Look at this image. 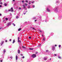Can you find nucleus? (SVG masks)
<instances>
[{
  "label": "nucleus",
  "mask_w": 62,
  "mask_h": 62,
  "mask_svg": "<svg viewBox=\"0 0 62 62\" xmlns=\"http://www.w3.org/2000/svg\"><path fill=\"white\" fill-rule=\"evenodd\" d=\"M9 41H11V39H10Z\"/></svg>",
  "instance_id": "nucleus-48"
},
{
  "label": "nucleus",
  "mask_w": 62,
  "mask_h": 62,
  "mask_svg": "<svg viewBox=\"0 0 62 62\" xmlns=\"http://www.w3.org/2000/svg\"><path fill=\"white\" fill-rule=\"evenodd\" d=\"M13 2H14V1H15V0H13Z\"/></svg>",
  "instance_id": "nucleus-58"
},
{
  "label": "nucleus",
  "mask_w": 62,
  "mask_h": 62,
  "mask_svg": "<svg viewBox=\"0 0 62 62\" xmlns=\"http://www.w3.org/2000/svg\"><path fill=\"white\" fill-rule=\"evenodd\" d=\"M58 18L59 19H61V18H62V17L61 16V17H58Z\"/></svg>",
  "instance_id": "nucleus-13"
},
{
  "label": "nucleus",
  "mask_w": 62,
  "mask_h": 62,
  "mask_svg": "<svg viewBox=\"0 0 62 62\" xmlns=\"http://www.w3.org/2000/svg\"><path fill=\"white\" fill-rule=\"evenodd\" d=\"M36 19V17H34L33 18V19Z\"/></svg>",
  "instance_id": "nucleus-38"
},
{
  "label": "nucleus",
  "mask_w": 62,
  "mask_h": 62,
  "mask_svg": "<svg viewBox=\"0 0 62 62\" xmlns=\"http://www.w3.org/2000/svg\"><path fill=\"white\" fill-rule=\"evenodd\" d=\"M5 52H6V50L4 49L3 51V53H5Z\"/></svg>",
  "instance_id": "nucleus-24"
},
{
  "label": "nucleus",
  "mask_w": 62,
  "mask_h": 62,
  "mask_svg": "<svg viewBox=\"0 0 62 62\" xmlns=\"http://www.w3.org/2000/svg\"><path fill=\"white\" fill-rule=\"evenodd\" d=\"M30 8V6H29L28 7V8Z\"/></svg>",
  "instance_id": "nucleus-30"
},
{
  "label": "nucleus",
  "mask_w": 62,
  "mask_h": 62,
  "mask_svg": "<svg viewBox=\"0 0 62 62\" xmlns=\"http://www.w3.org/2000/svg\"><path fill=\"white\" fill-rule=\"evenodd\" d=\"M3 43H4V41H3L2 42L1 44V46H2V45L3 44Z\"/></svg>",
  "instance_id": "nucleus-14"
},
{
  "label": "nucleus",
  "mask_w": 62,
  "mask_h": 62,
  "mask_svg": "<svg viewBox=\"0 0 62 62\" xmlns=\"http://www.w3.org/2000/svg\"><path fill=\"white\" fill-rule=\"evenodd\" d=\"M43 36H43V35L42 34V37H43Z\"/></svg>",
  "instance_id": "nucleus-60"
},
{
  "label": "nucleus",
  "mask_w": 62,
  "mask_h": 62,
  "mask_svg": "<svg viewBox=\"0 0 62 62\" xmlns=\"http://www.w3.org/2000/svg\"><path fill=\"white\" fill-rule=\"evenodd\" d=\"M5 42H8V41L7 40H6Z\"/></svg>",
  "instance_id": "nucleus-43"
},
{
  "label": "nucleus",
  "mask_w": 62,
  "mask_h": 62,
  "mask_svg": "<svg viewBox=\"0 0 62 62\" xmlns=\"http://www.w3.org/2000/svg\"><path fill=\"white\" fill-rule=\"evenodd\" d=\"M19 39H20V37H18V41L19 40Z\"/></svg>",
  "instance_id": "nucleus-40"
},
{
  "label": "nucleus",
  "mask_w": 62,
  "mask_h": 62,
  "mask_svg": "<svg viewBox=\"0 0 62 62\" xmlns=\"http://www.w3.org/2000/svg\"><path fill=\"white\" fill-rule=\"evenodd\" d=\"M52 50L53 51H54L55 50V47L54 46H52Z\"/></svg>",
  "instance_id": "nucleus-5"
},
{
  "label": "nucleus",
  "mask_w": 62,
  "mask_h": 62,
  "mask_svg": "<svg viewBox=\"0 0 62 62\" xmlns=\"http://www.w3.org/2000/svg\"><path fill=\"white\" fill-rule=\"evenodd\" d=\"M10 58L11 59H12V58H13V57L12 56H11V57H10Z\"/></svg>",
  "instance_id": "nucleus-29"
},
{
  "label": "nucleus",
  "mask_w": 62,
  "mask_h": 62,
  "mask_svg": "<svg viewBox=\"0 0 62 62\" xmlns=\"http://www.w3.org/2000/svg\"><path fill=\"white\" fill-rule=\"evenodd\" d=\"M31 1H30L29 3V4L30 5L31 4Z\"/></svg>",
  "instance_id": "nucleus-21"
},
{
  "label": "nucleus",
  "mask_w": 62,
  "mask_h": 62,
  "mask_svg": "<svg viewBox=\"0 0 62 62\" xmlns=\"http://www.w3.org/2000/svg\"><path fill=\"white\" fill-rule=\"evenodd\" d=\"M5 20L6 21H8V18H5Z\"/></svg>",
  "instance_id": "nucleus-23"
},
{
  "label": "nucleus",
  "mask_w": 62,
  "mask_h": 62,
  "mask_svg": "<svg viewBox=\"0 0 62 62\" xmlns=\"http://www.w3.org/2000/svg\"><path fill=\"white\" fill-rule=\"evenodd\" d=\"M35 54H38V52H36Z\"/></svg>",
  "instance_id": "nucleus-44"
},
{
  "label": "nucleus",
  "mask_w": 62,
  "mask_h": 62,
  "mask_svg": "<svg viewBox=\"0 0 62 62\" xmlns=\"http://www.w3.org/2000/svg\"><path fill=\"white\" fill-rule=\"evenodd\" d=\"M59 48H60V47H61V45H59Z\"/></svg>",
  "instance_id": "nucleus-33"
},
{
  "label": "nucleus",
  "mask_w": 62,
  "mask_h": 62,
  "mask_svg": "<svg viewBox=\"0 0 62 62\" xmlns=\"http://www.w3.org/2000/svg\"><path fill=\"white\" fill-rule=\"evenodd\" d=\"M0 62H3V60H0Z\"/></svg>",
  "instance_id": "nucleus-31"
},
{
  "label": "nucleus",
  "mask_w": 62,
  "mask_h": 62,
  "mask_svg": "<svg viewBox=\"0 0 62 62\" xmlns=\"http://www.w3.org/2000/svg\"><path fill=\"white\" fill-rule=\"evenodd\" d=\"M0 8H2V5H0Z\"/></svg>",
  "instance_id": "nucleus-49"
},
{
  "label": "nucleus",
  "mask_w": 62,
  "mask_h": 62,
  "mask_svg": "<svg viewBox=\"0 0 62 62\" xmlns=\"http://www.w3.org/2000/svg\"><path fill=\"white\" fill-rule=\"evenodd\" d=\"M32 29H34V30H36V29H35V28H32Z\"/></svg>",
  "instance_id": "nucleus-36"
},
{
  "label": "nucleus",
  "mask_w": 62,
  "mask_h": 62,
  "mask_svg": "<svg viewBox=\"0 0 62 62\" xmlns=\"http://www.w3.org/2000/svg\"><path fill=\"white\" fill-rule=\"evenodd\" d=\"M25 2H26L27 3H28V1L27 0H26L25 1Z\"/></svg>",
  "instance_id": "nucleus-27"
},
{
  "label": "nucleus",
  "mask_w": 62,
  "mask_h": 62,
  "mask_svg": "<svg viewBox=\"0 0 62 62\" xmlns=\"http://www.w3.org/2000/svg\"><path fill=\"white\" fill-rule=\"evenodd\" d=\"M45 38L44 37L43 38V40L44 41H45Z\"/></svg>",
  "instance_id": "nucleus-22"
},
{
  "label": "nucleus",
  "mask_w": 62,
  "mask_h": 62,
  "mask_svg": "<svg viewBox=\"0 0 62 62\" xmlns=\"http://www.w3.org/2000/svg\"><path fill=\"white\" fill-rule=\"evenodd\" d=\"M55 47H56V46H57V45H55Z\"/></svg>",
  "instance_id": "nucleus-51"
},
{
  "label": "nucleus",
  "mask_w": 62,
  "mask_h": 62,
  "mask_svg": "<svg viewBox=\"0 0 62 62\" xmlns=\"http://www.w3.org/2000/svg\"><path fill=\"white\" fill-rule=\"evenodd\" d=\"M39 32H42V31L41 30H39Z\"/></svg>",
  "instance_id": "nucleus-47"
},
{
  "label": "nucleus",
  "mask_w": 62,
  "mask_h": 62,
  "mask_svg": "<svg viewBox=\"0 0 62 62\" xmlns=\"http://www.w3.org/2000/svg\"><path fill=\"white\" fill-rule=\"evenodd\" d=\"M31 28H32V27H31Z\"/></svg>",
  "instance_id": "nucleus-64"
},
{
  "label": "nucleus",
  "mask_w": 62,
  "mask_h": 62,
  "mask_svg": "<svg viewBox=\"0 0 62 62\" xmlns=\"http://www.w3.org/2000/svg\"><path fill=\"white\" fill-rule=\"evenodd\" d=\"M12 25H14V26H15V24H14V23H13Z\"/></svg>",
  "instance_id": "nucleus-25"
},
{
  "label": "nucleus",
  "mask_w": 62,
  "mask_h": 62,
  "mask_svg": "<svg viewBox=\"0 0 62 62\" xmlns=\"http://www.w3.org/2000/svg\"><path fill=\"white\" fill-rule=\"evenodd\" d=\"M37 21V20H35V22H36Z\"/></svg>",
  "instance_id": "nucleus-59"
},
{
  "label": "nucleus",
  "mask_w": 62,
  "mask_h": 62,
  "mask_svg": "<svg viewBox=\"0 0 62 62\" xmlns=\"http://www.w3.org/2000/svg\"><path fill=\"white\" fill-rule=\"evenodd\" d=\"M2 28H0V29H1Z\"/></svg>",
  "instance_id": "nucleus-61"
},
{
  "label": "nucleus",
  "mask_w": 62,
  "mask_h": 62,
  "mask_svg": "<svg viewBox=\"0 0 62 62\" xmlns=\"http://www.w3.org/2000/svg\"><path fill=\"white\" fill-rule=\"evenodd\" d=\"M22 48H23V49H26V47H24L23 46H22Z\"/></svg>",
  "instance_id": "nucleus-12"
},
{
  "label": "nucleus",
  "mask_w": 62,
  "mask_h": 62,
  "mask_svg": "<svg viewBox=\"0 0 62 62\" xmlns=\"http://www.w3.org/2000/svg\"><path fill=\"white\" fill-rule=\"evenodd\" d=\"M34 1H32V2H31L32 3H34Z\"/></svg>",
  "instance_id": "nucleus-50"
},
{
  "label": "nucleus",
  "mask_w": 62,
  "mask_h": 62,
  "mask_svg": "<svg viewBox=\"0 0 62 62\" xmlns=\"http://www.w3.org/2000/svg\"><path fill=\"white\" fill-rule=\"evenodd\" d=\"M50 60H51V58L50 59Z\"/></svg>",
  "instance_id": "nucleus-62"
},
{
  "label": "nucleus",
  "mask_w": 62,
  "mask_h": 62,
  "mask_svg": "<svg viewBox=\"0 0 62 62\" xmlns=\"http://www.w3.org/2000/svg\"><path fill=\"white\" fill-rule=\"evenodd\" d=\"M54 56H56V55H57L56 54H54Z\"/></svg>",
  "instance_id": "nucleus-45"
},
{
  "label": "nucleus",
  "mask_w": 62,
  "mask_h": 62,
  "mask_svg": "<svg viewBox=\"0 0 62 62\" xmlns=\"http://www.w3.org/2000/svg\"><path fill=\"white\" fill-rule=\"evenodd\" d=\"M0 4H1V5H2L3 4V3H2V2H0Z\"/></svg>",
  "instance_id": "nucleus-28"
},
{
  "label": "nucleus",
  "mask_w": 62,
  "mask_h": 62,
  "mask_svg": "<svg viewBox=\"0 0 62 62\" xmlns=\"http://www.w3.org/2000/svg\"><path fill=\"white\" fill-rule=\"evenodd\" d=\"M21 30V28H20L19 29H18V31H20Z\"/></svg>",
  "instance_id": "nucleus-17"
},
{
  "label": "nucleus",
  "mask_w": 62,
  "mask_h": 62,
  "mask_svg": "<svg viewBox=\"0 0 62 62\" xmlns=\"http://www.w3.org/2000/svg\"><path fill=\"white\" fill-rule=\"evenodd\" d=\"M18 54H20V50L19 49H18Z\"/></svg>",
  "instance_id": "nucleus-8"
},
{
  "label": "nucleus",
  "mask_w": 62,
  "mask_h": 62,
  "mask_svg": "<svg viewBox=\"0 0 62 62\" xmlns=\"http://www.w3.org/2000/svg\"><path fill=\"white\" fill-rule=\"evenodd\" d=\"M22 3H24V0H23L22 1Z\"/></svg>",
  "instance_id": "nucleus-39"
},
{
  "label": "nucleus",
  "mask_w": 62,
  "mask_h": 62,
  "mask_svg": "<svg viewBox=\"0 0 62 62\" xmlns=\"http://www.w3.org/2000/svg\"><path fill=\"white\" fill-rule=\"evenodd\" d=\"M15 42V40H13V42L12 43L13 44Z\"/></svg>",
  "instance_id": "nucleus-16"
},
{
  "label": "nucleus",
  "mask_w": 62,
  "mask_h": 62,
  "mask_svg": "<svg viewBox=\"0 0 62 62\" xmlns=\"http://www.w3.org/2000/svg\"><path fill=\"white\" fill-rule=\"evenodd\" d=\"M11 22H9L7 24V26H9V25H11Z\"/></svg>",
  "instance_id": "nucleus-3"
},
{
  "label": "nucleus",
  "mask_w": 62,
  "mask_h": 62,
  "mask_svg": "<svg viewBox=\"0 0 62 62\" xmlns=\"http://www.w3.org/2000/svg\"><path fill=\"white\" fill-rule=\"evenodd\" d=\"M10 15L11 16H12V14H11V13H10Z\"/></svg>",
  "instance_id": "nucleus-35"
},
{
  "label": "nucleus",
  "mask_w": 62,
  "mask_h": 62,
  "mask_svg": "<svg viewBox=\"0 0 62 62\" xmlns=\"http://www.w3.org/2000/svg\"><path fill=\"white\" fill-rule=\"evenodd\" d=\"M16 19H18V18H19V16H17L16 17Z\"/></svg>",
  "instance_id": "nucleus-19"
},
{
  "label": "nucleus",
  "mask_w": 62,
  "mask_h": 62,
  "mask_svg": "<svg viewBox=\"0 0 62 62\" xmlns=\"http://www.w3.org/2000/svg\"><path fill=\"white\" fill-rule=\"evenodd\" d=\"M22 58H24V56H23L22 57Z\"/></svg>",
  "instance_id": "nucleus-41"
},
{
  "label": "nucleus",
  "mask_w": 62,
  "mask_h": 62,
  "mask_svg": "<svg viewBox=\"0 0 62 62\" xmlns=\"http://www.w3.org/2000/svg\"><path fill=\"white\" fill-rule=\"evenodd\" d=\"M25 14H26V13H24V15H25Z\"/></svg>",
  "instance_id": "nucleus-56"
},
{
  "label": "nucleus",
  "mask_w": 62,
  "mask_h": 62,
  "mask_svg": "<svg viewBox=\"0 0 62 62\" xmlns=\"http://www.w3.org/2000/svg\"><path fill=\"white\" fill-rule=\"evenodd\" d=\"M32 7H33V8H35V5H33Z\"/></svg>",
  "instance_id": "nucleus-20"
},
{
  "label": "nucleus",
  "mask_w": 62,
  "mask_h": 62,
  "mask_svg": "<svg viewBox=\"0 0 62 62\" xmlns=\"http://www.w3.org/2000/svg\"><path fill=\"white\" fill-rule=\"evenodd\" d=\"M45 22H47V20H45Z\"/></svg>",
  "instance_id": "nucleus-57"
},
{
  "label": "nucleus",
  "mask_w": 62,
  "mask_h": 62,
  "mask_svg": "<svg viewBox=\"0 0 62 62\" xmlns=\"http://www.w3.org/2000/svg\"><path fill=\"white\" fill-rule=\"evenodd\" d=\"M58 7H56L55 8V11L56 12H58Z\"/></svg>",
  "instance_id": "nucleus-1"
},
{
  "label": "nucleus",
  "mask_w": 62,
  "mask_h": 62,
  "mask_svg": "<svg viewBox=\"0 0 62 62\" xmlns=\"http://www.w3.org/2000/svg\"><path fill=\"white\" fill-rule=\"evenodd\" d=\"M29 49H30V50H33V48H29Z\"/></svg>",
  "instance_id": "nucleus-18"
},
{
  "label": "nucleus",
  "mask_w": 62,
  "mask_h": 62,
  "mask_svg": "<svg viewBox=\"0 0 62 62\" xmlns=\"http://www.w3.org/2000/svg\"><path fill=\"white\" fill-rule=\"evenodd\" d=\"M18 42H20V40H18Z\"/></svg>",
  "instance_id": "nucleus-53"
},
{
  "label": "nucleus",
  "mask_w": 62,
  "mask_h": 62,
  "mask_svg": "<svg viewBox=\"0 0 62 62\" xmlns=\"http://www.w3.org/2000/svg\"><path fill=\"white\" fill-rule=\"evenodd\" d=\"M44 60H47V58H44Z\"/></svg>",
  "instance_id": "nucleus-11"
},
{
  "label": "nucleus",
  "mask_w": 62,
  "mask_h": 62,
  "mask_svg": "<svg viewBox=\"0 0 62 62\" xmlns=\"http://www.w3.org/2000/svg\"><path fill=\"white\" fill-rule=\"evenodd\" d=\"M17 60H18V56L16 55V61H17Z\"/></svg>",
  "instance_id": "nucleus-7"
},
{
  "label": "nucleus",
  "mask_w": 62,
  "mask_h": 62,
  "mask_svg": "<svg viewBox=\"0 0 62 62\" xmlns=\"http://www.w3.org/2000/svg\"><path fill=\"white\" fill-rule=\"evenodd\" d=\"M27 12V11L26 12Z\"/></svg>",
  "instance_id": "nucleus-63"
},
{
  "label": "nucleus",
  "mask_w": 62,
  "mask_h": 62,
  "mask_svg": "<svg viewBox=\"0 0 62 62\" xmlns=\"http://www.w3.org/2000/svg\"><path fill=\"white\" fill-rule=\"evenodd\" d=\"M57 3H59V1H57Z\"/></svg>",
  "instance_id": "nucleus-32"
},
{
  "label": "nucleus",
  "mask_w": 62,
  "mask_h": 62,
  "mask_svg": "<svg viewBox=\"0 0 62 62\" xmlns=\"http://www.w3.org/2000/svg\"><path fill=\"white\" fill-rule=\"evenodd\" d=\"M11 10H8V11H11V12H13V8H11Z\"/></svg>",
  "instance_id": "nucleus-4"
},
{
  "label": "nucleus",
  "mask_w": 62,
  "mask_h": 62,
  "mask_svg": "<svg viewBox=\"0 0 62 62\" xmlns=\"http://www.w3.org/2000/svg\"><path fill=\"white\" fill-rule=\"evenodd\" d=\"M2 16V14H0V16Z\"/></svg>",
  "instance_id": "nucleus-42"
},
{
  "label": "nucleus",
  "mask_w": 62,
  "mask_h": 62,
  "mask_svg": "<svg viewBox=\"0 0 62 62\" xmlns=\"http://www.w3.org/2000/svg\"><path fill=\"white\" fill-rule=\"evenodd\" d=\"M4 6H7V4L6 3H4Z\"/></svg>",
  "instance_id": "nucleus-15"
},
{
  "label": "nucleus",
  "mask_w": 62,
  "mask_h": 62,
  "mask_svg": "<svg viewBox=\"0 0 62 62\" xmlns=\"http://www.w3.org/2000/svg\"><path fill=\"white\" fill-rule=\"evenodd\" d=\"M32 57L33 58H35L36 57V55L35 54H33L32 55Z\"/></svg>",
  "instance_id": "nucleus-2"
},
{
  "label": "nucleus",
  "mask_w": 62,
  "mask_h": 62,
  "mask_svg": "<svg viewBox=\"0 0 62 62\" xmlns=\"http://www.w3.org/2000/svg\"><path fill=\"white\" fill-rule=\"evenodd\" d=\"M25 6H27V4L26 3H25Z\"/></svg>",
  "instance_id": "nucleus-26"
},
{
  "label": "nucleus",
  "mask_w": 62,
  "mask_h": 62,
  "mask_svg": "<svg viewBox=\"0 0 62 62\" xmlns=\"http://www.w3.org/2000/svg\"><path fill=\"white\" fill-rule=\"evenodd\" d=\"M48 51H48V50H46V52H48Z\"/></svg>",
  "instance_id": "nucleus-34"
},
{
  "label": "nucleus",
  "mask_w": 62,
  "mask_h": 62,
  "mask_svg": "<svg viewBox=\"0 0 62 62\" xmlns=\"http://www.w3.org/2000/svg\"><path fill=\"white\" fill-rule=\"evenodd\" d=\"M3 22H4V23H6V20H3Z\"/></svg>",
  "instance_id": "nucleus-10"
},
{
  "label": "nucleus",
  "mask_w": 62,
  "mask_h": 62,
  "mask_svg": "<svg viewBox=\"0 0 62 62\" xmlns=\"http://www.w3.org/2000/svg\"><path fill=\"white\" fill-rule=\"evenodd\" d=\"M46 10H47V11H49V12L51 11V10H50V9L48 8H47Z\"/></svg>",
  "instance_id": "nucleus-6"
},
{
  "label": "nucleus",
  "mask_w": 62,
  "mask_h": 62,
  "mask_svg": "<svg viewBox=\"0 0 62 62\" xmlns=\"http://www.w3.org/2000/svg\"><path fill=\"white\" fill-rule=\"evenodd\" d=\"M39 46H41V44H40V45H39Z\"/></svg>",
  "instance_id": "nucleus-55"
},
{
  "label": "nucleus",
  "mask_w": 62,
  "mask_h": 62,
  "mask_svg": "<svg viewBox=\"0 0 62 62\" xmlns=\"http://www.w3.org/2000/svg\"><path fill=\"white\" fill-rule=\"evenodd\" d=\"M21 56H23V54H21Z\"/></svg>",
  "instance_id": "nucleus-54"
},
{
  "label": "nucleus",
  "mask_w": 62,
  "mask_h": 62,
  "mask_svg": "<svg viewBox=\"0 0 62 62\" xmlns=\"http://www.w3.org/2000/svg\"><path fill=\"white\" fill-rule=\"evenodd\" d=\"M23 8H25V9L26 8V7H25V5H23Z\"/></svg>",
  "instance_id": "nucleus-9"
},
{
  "label": "nucleus",
  "mask_w": 62,
  "mask_h": 62,
  "mask_svg": "<svg viewBox=\"0 0 62 62\" xmlns=\"http://www.w3.org/2000/svg\"><path fill=\"white\" fill-rule=\"evenodd\" d=\"M29 39H31V37H29Z\"/></svg>",
  "instance_id": "nucleus-46"
},
{
  "label": "nucleus",
  "mask_w": 62,
  "mask_h": 62,
  "mask_svg": "<svg viewBox=\"0 0 62 62\" xmlns=\"http://www.w3.org/2000/svg\"><path fill=\"white\" fill-rule=\"evenodd\" d=\"M58 58H61V57L60 56H59L58 57Z\"/></svg>",
  "instance_id": "nucleus-37"
},
{
  "label": "nucleus",
  "mask_w": 62,
  "mask_h": 62,
  "mask_svg": "<svg viewBox=\"0 0 62 62\" xmlns=\"http://www.w3.org/2000/svg\"><path fill=\"white\" fill-rule=\"evenodd\" d=\"M19 9H21V8L20 7L19 8Z\"/></svg>",
  "instance_id": "nucleus-52"
}]
</instances>
